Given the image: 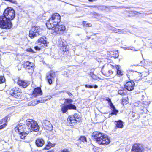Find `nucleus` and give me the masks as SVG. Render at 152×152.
<instances>
[{"instance_id":"72a5a7b5","label":"nucleus","mask_w":152,"mask_h":152,"mask_svg":"<svg viewBox=\"0 0 152 152\" xmlns=\"http://www.w3.org/2000/svg\"><path fill=\"white\" fill-rule=\"evenodd\" d=\"M5 81V79L3 76H0V84L4 83Z\"/></svg>"},{"instance_id":"39448f33","label":"nucleus","mask_w":152,"mask_h":152,"mask_svg":"<svg viewBox=\"0 0 152 152\" xmlns=\"http://www.w3.org/2000/svg\"><path fill=\"white\" fill-rule=\"evenodd\" d=\"M4 15L6 17L8 20L10 21L15 18V12L12 8L8 7L4 10Z\"/></svg>"},{"instance_id":"09e8293b","label":"nucleus","mask_w":152,"mask_h":152,"mask_svg":"<svg viewBox=\"0 0 152 152\" xmlns=\"http://www.w3.org/2000/svg\"><path fill=\"white\" fill-rule=\"evenodd\" d=\"M94 87L95 88H98V86L96 85H95L94 86Z\"/></svg>"},{"instance_id":"1a4fd4ad","label":"nucleus","mask_w":152,"mask_h":152,"mask_svg":"<svg viewBox=\"0 0 152 152\" xmlns=\"http://www.w3.org/2000/svg\"><path fill=\"white\" fill-rule=\"evenodd\" d=\"M76 106L72 104H63L61 107V110L63 113H66L68 110H76Z\"/></svg>"},{"instance_id":"6e6d98bb","label":"nucleus","mask_w":152,"mask_h":152,"mask_svg":"<svg viewBox=\"0 0 152 152\" xmlns=\"http://www.w3.org/2000/svg\"><path fill=\"white\" fill-rule=\"evenodd\" d=\"M1 107V105L0 104V107Z\"/></svg>"},{"instance_id":"37998d69","label":"nucleus","mask_w":152,"mask_h":152,"mask_svg":"<svg viewBox=\"0 0 152 152\" xmlns=\"http://www.w3.org/2000/svg\"><path fill=\"white\" fill-rule=\"evenodd\" d=\"M38 139H37L36 140V142H35V143H36V145L38 147Z\"/></svg>"},{"instance_id":"9d476101","label":"nucleus","mask_w":152,"mask_h":152,"mask_svg":"<svg viewBox=\"0 0 152 152\" xmlns=\"http://www.w3.org/2000/svg\"><path fill=\"white\" fill-rule=\"evenodd\" d=\"M47 44L45 37H42L39 39V50L47 46Z\"/></svg>"},{"instance_id":"603ef678","label":"nucleus","mask_w":152,"mask_h":152,"mask_svg":"<svg viewBox=\"0 0 152 152\" xmlns=\"http://www.w3.org/2000/svg\"><path fill=\"white\" fill-rule=\"evenodd\" d=\"M54 151L53 150H52L51 151H48L47 152H54Z\"/></svg>"},{"instance_id":"5701e85b","label":"nucleus","mask_w":152,"mask_h":152,"mask_svg":"<svg viewBox=\"0 0 152 152\" xmlns=\"http://www.w3.org/2000/svg\"><path fill=\"white\" fill-rule=\"evenodd\" d=\"M38 100L37 99H35L34 101H31L28 103V105L29 106H34L37 104Z\"/></svg>"},{"instance_id":"9b49d317","label":"nucleus","mask_w":152,"mask_h":152,"mask_svg":"<svg viewBox=\"0 0 152 152\" xmlns=\"http://www.w3.org/2000/svg\"><path fill=\"white\" fill-rule=\"evenodd\" d=\"M58 45L61 50L63 52V53L66 52L67 53V51L68 50L66 49V43L64 40H62L61 39H59Z\"/></svg>"},{"instance_id":"c9c22d12","label":"nucleus","mask_w":152,"mask_h":152,"mask_svg":"<svg viewBox=\"0 0 152 152\" xmlns=\"http://www.w3.org/2000/svg\"><path fill=\"white\" fill-rule=\"evenodd\" d=\"M65 92L66 94H67L69 96H71L72 95V94L70 92H69L68 91H60V92Z\"/></svg>"},{"instance_id":"4468645a","label":"nucleus","mask_w":152,"mask_h":152,"mask_svg":"<svg viewBox=\"0 0 152 152\" xmlns=\"http://www.w3.org/2000/svg\"><path fill=\"white\" fill-rule=\"evenodd\" d=\"M42 124L43 127L47 130L50 131L52 129V125L49 121H43L42 122Z\"/></svg>"},{"instance_id":"79ce46f5","label":"nucleus","mask_w":152,"mask_h":152,"mask_svg":"<svg viewBox=\"0 0 152 152\" xmlns=\"http://www.w3.org/2000/svg\"><path fill=\"white\" fill-rule=\"evenodd\" d=\"M61 152H69L67 149H64L62 150Z\"/></svg>"},{"instance_id":"2f4dec72","label":"nucleus","mask_w":152,"mask_h":152,"mask_svg":"<svg viewBox=\"0 0 152 152\" xmlns=\"http://www.w3.org/2000/svg\"><path fill=\"white\" fill-rule=\"evenodd\" d=\"M79 140L83 142L87 141L86 138L85 136H81L79 138Z\"/></svg>"},{"instance_id":"6e6552de","label":"nucleus","mask_w":152,"mask_h":152,"mask_svg":"<svg viewBox=\"0 0 152 152\" xmlns=\"http://www.w3.org/2000/svg\"><path fill=\"white\" fill-rule=\"evenodd\" d=\"M144 149V147L142 144L137 143L134 144L133 145L131 151L134 152H143Z\"/></svg>"},{"instance_id":"aec40b11","label":"nucleus","mask_w":152,"mask_h":152,"mask_svg":"<svg viewBox=\"0 0 152 152\" xmlns=\"http://www.w3.org/2000/svg\"><path fill=\"white\" fill-rule=\"evenodd\" d=\"M110 107L111 110H112V112L109 115L112 114L116 115L117 113L118 112V111L116 110L114 105H113V106Z\"/></svg>"},{"instance_id":"f03ea898","label":"nucleus","mask_w":152,"mask_h":152,"mask_svg":"<svg viewBox=\"0 0 152 152\" xmlns=\"http://www.w3.org/2000/svg\"><path fill=\"white\" fill-rule=\"evenodd\" d=\"M92 136L96 140L97 142L99 144L107 145L110 142V139L104 134L95 132L92 133Z\"/></svg>"},{"instance_id":"e433bc0d","label":"nucleus","mask_w":152,"mask_h":152,"mask_svg":"<svg viewBox=\"0 0 152 152\" xmlns=\"http://www.w3.org/2000/svg\"><path fill=\"white\" fill-rule=\"evenodd\" d=\"M7 117L4 118V119L0 120V124L2 123V122L4 121L5 122L7 120Z\"/></svg>"},{"instance_id":"ddd939ff","label":"nucleus","mask_w":152,"mask_h":152,"mask_svg":"<svg viewBox=\"0 0 152 152\" xmlns=\"http://www.w3.org/2000/svg\"><path fill=\"white\" fill-rule=\"evenodd\" d=\"M33 65V64L28 61L25 62L23 64L24 68L26 69L30 70V72H28L29 73H31L33 72L34 69Z\"/></svg>"},{"instance_id":"f704fd0d","label":"nucleus","mask_w":152,"mask_h":152,"mask_svg":"<svg viewBox=\"0 0 152 152\" xmlns=\"http://www.w3.org/2000/svg\"><path fill=\"white\" fill-rule=\"evenodd\" d=\"M26 51L27 52H31V53H36V52L35 51H34L31 48H28V49H26Z\"/></svg>"},{"instance_id":"f8f14e48","label":"nucleus","mask_w":152,"mask_h":152,"mask_svg":"<svg viewBox=\"0 0 152 152\" xmlns=\"http://www.w3.org/2000/svg\"><path fill=\"white\" fill-rule=\"evenodd\" d=\"M66 28L63 25L57 24L52 29L54 30V31L57 34H62L65 30Z\"/></svg>"},{"instance_id":"bb28decb","label":"nucleus","mask_w":152,"mask_h":152,"mask_svg":"<svg viewBox=\"0 0 152 152\" xmlns=\"http://www.w3.org/2000/svg\"><path fill=\"white\" fill-rule=\"evenodd\" d=\"M73 101L72 100L70 99H65L64 104H72Z\"/></svg>"},{"instance_id":"7c9ffc66","label":"nucleus","mask_w":152,"mask_h":152,"mask_svg":"<svg viewBox=\"0 0 152 152\" xmlns=\"http://www.w3.org/2000/svg\"><path fill=\"white\" fill-rule=\"evenodd\" d=\"M44 143V141L42 139H39V147L42 146Z\"/></svg>"},{"instance_id":"4d7b16f0","label":"nucleus","mask_w":152,"mask_h":152,"mask_svg":"<svg viewBox=\"0 0 152 152\" xmlns=\"http://www.w3.org/2000/svg\"><path fill=\"white\" fill-rule=\"evenodd\" d=\"M38 130H39V128Z\"/></svg>"},{"instance_id":"dca6fc26","label":"nucleus","mask_w":152,"mask_h":152,"mask_svg":"<svg viewBox=\"0 0 152 152\" xmlns=\"http://www.w3.org/2000/svg\"><path fill=\"white\" fill-rule=\"evenodd\" d=\"M37 30H38V27L35 26L33 27L31 30L29 31V37L31 38H32L37 36L36 33H38Z\"/></svg>"},{"instance_id":"b1692460","label":"nucleus","mask_w":152,"mask_h":152,"mask_svg":"<svg viewBox=\"0 0 152 152\" xmlns=\"http://www.w3.org/2000/svg\"><path fill=\"white\" fill-rule=\"evenodd\" d=\"M55 145V144H52L50 142H48V144L44 148V149H49L51 148V147H53Z\"/></svg>"},{"instance_id":"f257e3e1","label":"nucleus","mask_w":152,"mask_h":152,"mask_svg":"<svg viewBox=\"0 0 152 152\" xmlns=\"http://www.w3.org/2000/svg\"><path fill=\"white\" fill-rule=\"evenodd\" d=\"M26 126L27 128H25V125L20 123L15 128V131L18 133L21 139H24L30 132H37L38 130V125L37 122L32 120H27Z\"/></svg>"},{"instance_id":"2eb2a0df","label":"nucleus","mask_w":152,"mask_h":152,"mask_svg":"<svg viewBox=\"0 0 152 152\" xmlns=\"http://www.w3.org/2000/svg\"><path fill=\"white\" fill-rule=\"evenodd\" d=\"M55 76V73L53 71H50L47 74L46 78L50 84H51L52 83V81L51 78H54Z\"/></svg>"},{"instance_id":"a211bd4d","label":"nucleus","mask_w":152,"mask_h":152,"mask_svg":"<svg viewBox=\"0 0 152 152\" xmlns=\"http://www.w3.org/2000/svg\"><path fill=\"white\" fill-rule=\"evenodd\" d=\"M17 83L19 86H22L24 88H26L30 84L29 82L20 80H18Z\"/></svg>"},{"instance_id":"473e14b6","label":"nucleus","mask_w":152,"mask_h":152,"mask_svg":"<svg viewBox=\"0 0 152 152\" xmlns=\"http://www.w3.org/2000/svg\"><path fill=\"white\" fill-rule=\"evenodd\" d=\"M118 93L122 96H124L125 94V92H124V91L121 90H118Z\"/></svg>"},{"instance_id":"58836bf2","label":"nucleus","mask_w":152,"mask_h":152,"mask_svg":"<svg viewBox=\"0 0 152 152\" xmlns=\"http://www.w3.org/2000/svg\"><path fill=\"white\" fill-rule=\"evenodd\" d=\"M42 94L43 93L41 90V88L39 87V94L42 95Z\"/></svg>"},{"instance_id":"c756f323","label":"nucleus","mask_w":152,"mask_h":152,"mask_svg":"<svg viewBox=\"0 0 152 152\" xmlns=\"http://www.w3.org/2000/svg\"><path fill=\"white\" fill-rule=\"evenodd\" d=\"M83 26L85 27H91L92 26V24L91 23H87L86 22L83 21Z\"/></svg>"},{"instance_id":"4be33fe9","label":"nucleus","mask_w":152,"mask_h":152,"mask_svg":"<svg viewBox=\"0 0 152 152\" xmlns=\"http://www.w3.org/2000/svg\"><path fill=\"white\" fill-rule=\"evenodd\" d=\"M115 7V9H118L119 7L116 6H110L109 7H107L106 6H101L99 7H98V10H103L105 9V8L106 7H108L109 8H110L111 7Z\"/></svg>"},{"instance_id":"a878e982","label":"nucleus","mask_w":152,"mask_h":152,"mask_svg":"<svg viewBox=\"0 0 152 152\" xmlns=\"http://www.w3.org/2000/svg\"><path fill=\"white\" fill-rule=\"evenodd\" d=\"M114 31L115 33H122L124 34L126 33V31H124L123 30H120L118 29H115Z\"/></svg>"},{"instance_id":"20e7f679","label":"nucleus","mask_w":152,"mask_h":152,"mask_svg":"<svg viewBox=\"0 0 152 152\" xmlns=\"http://www.w3.org/2000/svg\"><path fill=\"white\" fill-rule=\"evenodd\" d=\"M12 26L11 22L4 15L0 16V27L4 29H9Z\"/></svg>"},{"instance_id":"864d4df0","label":"nucleus","mask_w":152,"mask_h":152,"mask_svg":"<svg viewBox=\"0 0 152 152\" xmlns=\"http://www.w3.org/2000/svg\"><path fill=\"white\" fill-rule=\"evenodd\" d=\"M88 37V39H89L90 38V37Z\"/></svg>"},{"instance_id":"3c124183","label":"nucleus","mask_w":152,"mask_h":152,"mask_svg":"<svg viewBox=\"0 0 152 152\" xmlns=\"http://www.w3.org/2000/svg\"><path fill=\"white\" fill-rule=\"evenodd\" d=\"M45 149H44V148L43 149H42V151H39V152H45L44 151V150Z\"/></svg>"},{"instance_id":"ea45409f","label":"nucleus","mask_w":152,"mask_h":152,"mask_svg":"<svg viewBox=\"0 0 152 152\" xmlns=\"http://www.w3.org/2000/svg\"><path fill=\"white\" fill-rule=\"evenodd\" d=\"M85 87L86 88H93V86L91 85H85Z\"/></svg>"},{"instance_id":"5fc2aeb1","label":"nucleus","mask_w":152,"mask_h":152,"mask_svg":"<svg viewBox=\"0 0 152 152\" xmlns=\"http://www.w3.org/2000/svg\"><path fill=\"white\" fill-rule=\"evenodd\" d=\"M133 48V49H131L132 50H134L133 49V48Z\"/></svg>"},{"instance_id":"393cba45","label":"nucleus","mask_w":152,"mask_h":152,"mask_svg":"<svg viewBox=\"0 0 152 152\" xmlns=\"http://www.w3.org/2000/svg\"><path fill=\"white\" fill-rule=\"evenodd\" d=\"M117 69V74L120 76H122L123 75V72L119 69V66L117 65L116 67Z\"/></svg>"},{"instance_id":"6ab92c4d","label":"nucleus","mask_w":152,"mask_h":152,"mask_svg":"<svg viewBox=\"0 0 152 152\" xmlns=\"http://www.w3.org/2000/svg\"><path fill=\"white\" fill-rule=\"evenodd\" d=\"M114 123L116 125V128H123L124 126L123 124V122L121 121H115Z\"/></svg>"},{"instance_id":"a18cd8bd","label":"nucleus","mask_w":152,"mask_h":152,"mask_svg":"<svg viewBox=\"0 0 152 152\" xmlns=\"http://www.w3.org/2000/svg\"><path fill=\"white\" fill-rule=\"evenodd\" d=\"M124 150H119L116 151L115 152H123Z\"/></svg>"},{"instance_id":"49530a36","label":"nucleus","mask_w":152,"mask_h":152,"mask_svg":"<svg viewBox=\"0 0 152 152\" xmlns=\"http://www.w3.org/2000/svg\"><path fill=\"white\" fill-rule=\"evenodd\" d=\"M89 7H97V8H98V7L96 5L92 6H90Z\"/></svg>"},{"instance_id":"a19ab883","label":"nucleus","mask_w":152,"mask_h":152,"mask_svg":"<svg viewBox=\"0 0 152 152\" xmlns=\"http://www.w3.org/2000/svg\"><path fill=\"white\" fill-rule=\"evenodd\" d=\"M130 149V148L129 147H128L127 146L126 148V151L127 152V151L129 150Z\"/></svg>"},{"instance_id":"8fccbe9b","label":"nucleus","mask_w":152,"mask_h":152,"mask_svg":"<svg viewBox=\"0 0 152 152\" xmlns=\"http://www.w3.org/2000/svg\"><path fill=\"white\" fill-rule=\"evenodd\" d=\"M88 1H89L91 2H92L93 1H96L95 0H88Z\"/></svg>"},{"instance_id":"7ed1b4c3","label":"nucleus","mask_w":152,"mask_h":152,"mask_svg":"<svg viewBox=\"0 0 152 152\" xmlns=\"http://www.w3.org/2000/svg\"><path fill=\"white\" fill-rule=\"evenodd\" d=\"M60 19L61 16L58 13L53 14L46 23L47 27L49 29L53 30L52 29L60 22Z\"/></svg>"},{"instance_id":"de8ad7c7","label":"nucleus","mask_w":152,"mask_h":152,"mask_svg":"<svg viewBox=\"0 0 152 152\" xmlns=\"http://www.w3.org/2000/svg\"><path fill=\"white\" fill-rule=\"evenodd\" d=\"M34 48L36 50H38V46H36L34 47Z\"/></svg>"},{"instance_id":"4c0bfd02","label":"nucleus","mask_w":152,"mask_h":152,"mask_svg":"<svg viewBox=\"0 0 152 152\" xmlns=\"http://www.w3.org/2000/svg\"><path fill=\"white\" fill-rule=\"evenodd\" d=\"M7 125V124L6 123H5L4 124L0 126V129H2L4 127H5Z\"/></svg>"},{"instance_id":"c85d7f7f","label":"nucleus","mask_w":152,"mask_h":152,"mask_svg":"<svg viewBox=\"0 0 152 152\" xmlns=\"http://www.w3.org/2000/svg\"><path fill=\"white\" fill-rule=\"evenodd\" d=\"M105 100L106 101H108L109 103V105L110 107H112L113 106V104L112 103L111 99L110 98L108 97L106 98Z\"/></svg>"},{"instance_id":"0eeeda50","label":"nucleus","mask_w":152,"mask_h":152,"mask_svg":"<svg viewBox=\"0 0 152 152\" xmlns=\"http://www.w3.org/2000/svg\"><path fill=\"white\" fill-rule=\"evenodd\" d=\"M9 93L15 98H20L22 96L21 90L17 87H15L11 89Z\"/></svg>"},{"instance_id":"423d86ee","label":"nucleus","mask_w":152,"mask_h":152,"mask_svg":"<svg viewBox=\"0 0 152 152\" xmlns=\"http://www.w3.org/2000/svg\"><path fill=\"white\" fill-rule=\"evenodd\" d=\"M80 120V117L78 114H75L74 115H69L67 119V120L70 126L73 125L79 122Z\"/></svg>"},{"instance_id":"cd10ccee","label":"nucleus","mask_w":152,"mask_h":152,"mask_svg":"<svg viewBox=\"0 0 152 152\" xmlns=\"http://www.w3.org/2000/svg\"><path fill=\"white\" fill-rule=\"evenodd\" d=\"M51 98V97L50 96L44 98V99H43L42 100H39V103L40 102H44L46 101L50 100Z\"/></svg>"},{"instance_id":"c03bdc74","label":"nucleus","mask_w":152,"mask_h":152,"mask_svg":"<svg viewBox=\"0 0 152 152\" xmlns=\"http://www.w3.org/2000/svg\"><path fill=\"white\" fill-rule=\"evenodd\" d=\"M108 73H109V74H110L111 75V74H112L113 73V72L112 71H111V70H109L108 71Z\"/></svg>"},{"instance_id":"412c9836","label":"nucleus","mask_w":152,"mask_h":152,"mask_svg":"<svg viewBox=\"0 0 152 152\" xmlns=\"http://www.w3.org/2000/svg\"><path fill=\"white\" fill-rule=\"evenodd\" d=\"M38 95V87L34 89L31 96L33 97H36Z\"/></svg>"},{"instance_id":"f3484780","label":"nucleus","mask_w":152,"mask_h":152,"mask_svg":"<svg viewBox=\"0 0 152 152\" xmlns=\"http://www.w3.org/2000/svg\"><path fill=\"white\" fill-rule=\"evenodd\" d=\"M135 83L133 82L129 81L125 85V88L128 91H132L134 89Z\"/></svg>"}]
</instances>
